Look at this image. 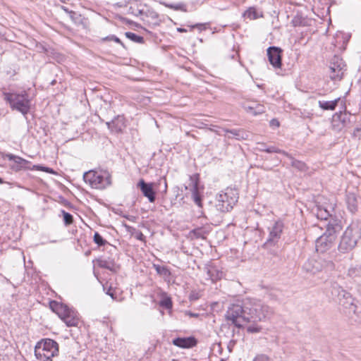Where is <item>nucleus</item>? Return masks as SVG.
<instances>
[{"label":"nucleus","mask_w":361,"mask_h":361,"mask_svg":"<svg viewBox=\"0 0 361 361\" xmlns=\"http://www.w3.org/2000/svg\"><path fill=\"white\" fill-rule=\"evenodd\" d=\"M245 316L247 322L256 323L264 321L273 314V310L266 304L255 299H245L244 300Z\"/></svg>","instance_id":"f257e3e1"},{"label":"nucleus","mask_w":361,"mask_h":361,"mask_svg":"<svg viewBox=\"0 0 361 361\" xmlns=\"http://www.w3.org/2000/svg\"><path fill=\"white\" fill-rule=\"evenodd\" d=\"M361 238V225L359 222H352L340 238L338 250L341 253H348L356 246Z\"/></svg>","instance_id":"f03ea898"},{"label":"nucleus","mask_w":361,"mask_h":361,"mask_svg":"<svg viewBox=\"0 0 361 361\" xmlns=\"http://www.w3.org/2000/svg\"><path fill=\"white\" fill-rule=\"evenodd\" d=\"M284 224L282 221L278 220L268 227V236L263 244V248L273 256H278L280 252V240L283 234Z\"/></svg>","instance_id":"7ed1b4c3"},{"label":"nucleus","mask_w":361,"mask_h":361,"mask_svg":"<svg viewBox=\"0 0 361 361\" xmlns=\"http://www.w3.org/2000/svg\"><path fill=\"white\" fill-rule=\"evenodd\" d=\"M59 354V344L50 338L42 339L35 348V355L39 361H52Z\"/></svg>","instance_id":"20e7f679"},{"label":"nucleus","mask_w":361,"mask_h":361,"mask_svg":"<svg viewBox=\"0 0 361 361\" xmlns=\"http://www.w3.org/2000/svg\"><path fill=\"white\" fill-rule=\"evenodd\" d=\"M111 174L106 170H90L83 175L85 182L96 189H104L111 185Z\"/></svg>","instance_id":"39448f33"},{"label":"nucleus","mask_w":361,"mask_h":361,"mask_svg":"<svg viewBox=\"0 0 361 361\" xmlns=\"http://www.w3.org/2000/svg\"><path fill=\"white\" fill-rule=\"evenodd\" d=\"M335 268V264L332 260L322 257L308 259L303 264L302 269L307 273L316 274L321 271L329 273Z\"/></svg>","instance_id":"423d86ee"},{"label":"nucleus","mask_w":361,"mask_h":361,"mask_svg":"<svg viewBox=\"0 0 361 361\" xmlns=\"http://www.w3.org/2000/svg\"><path fill=\"white\" fill-rule=\"evenodd\" d=\"M4 98L12 109H16L23 115L27 114L30 111V101L26 92L23 94L6 93Z\"/></svg>","instance_id":"0eeeda50"},{"label":"nucleus","mask_w":361,"mask_h":361,"mask_svg":"<svg viewBox=\"0 0 361 361\" xmlns=\"http://www.w3.org/2000/svg\"><path fill=\"white\" fill-rule=\"evenodd\" d=\"M236 192L231 188H226L216 196V207L221 212H229L237 202Z\"/></svg>","instance_id":"6e6552de"},{"label":"nucleus","mask_w":361,"mask_h":361,"mask_svg":"<svg viewBox=\"0 0 361 361\" xmlns=\"http://www.w3.org/2000/svg\"><path fill=\"white\" fill-rule=\"evenodd\" d=\"M245 308H244V301L242 304H232L226 311L225 317L228 321H231L236 327L243 326V322H247L245 318Z\"/></svg>","instance_id":"1a4fd4ad"},{"label":"nucleus","mask_w":361,"mask_h":361,"mask_svg":"<svg viewBox=\"0 0 361 361\" xmlns=\"http://www.w3.org/2000/svg\"><path fill=\"white\" fill-rule=\"evenodd\" d=\"M56 312L68 326H78L80 320L78 313L67 305L57 304Z\"/></svg>","instance_id":"9d476101"},{"label":"nucleus","mask_w":361,"mask_h":361,"mask_svg":"<svg viewBox=\"0 0 361 361\" xmlns=\"http://www.w3.org/2000/svg\"><path fill=\"white\" fill-rule=\"evenodd\" d=\"M345 66L346 65L341 58L334 56L329 67L330 78L332 80H341L346 71Z\"/></svg>","instance_id":"9b49d317"},{"label":"nucleus","mask_w":361,"mask_h":361,"mask_svg":"<svg viewBox=\"0 0 361 361\" xmlns=\"http://www.w3.org/2000/svg\"><path fill=\"white\" fill-rule=\"evenodd\" d=\"M267 56L270 63L274 68H281V49L276 47H270L267 49Z\"/></svg>","instance_id":"f8f14e48"},{"label":"nucleus","mask_w":361,"mask_h":361,"mask_svg":"<svg viewBox=\"0 0 361 361\" xmlns=\"http://www.w3.org/2000/svg\"><path fill=\"white\" fill-rule=\"evenodd\" d=\"M153 184V183H146L143 179L140 180L137 183V187L140 188L143 195L148 199L149 202H154L156 200Z\"/></svg>","instance_id":"ddd939ff"},{"label":"nucleus","mask_w":361,"mask_h":361,"mask_svg":"<svg viewBox=\"0 0 361 361\" xmlns=\"http://www.w3.org/2000/svg\"><path fill=\"white\" fill-rule=\"evenodd\" d=\"M6 157L10 160L13 161V164L11 166V169L14 171H19L22 169H26L29 167L27 164H30V161L13 154H6Z\"/></svg>","instance_id":"4468645a"},{"label":"nucleus","mask_w":361,"mask_h":361,"mask_svg":"<svg viewBox=\"0 0 361 361\" xmlns=\"http://www.w3.org/2000/svg\"><path fill=\"white\" fill-rule=\"evenodd\" d=\"M242 106L247 113L253 116L261 114L265 111L264 106L256 101L244 102Z\"/></svg>","instance_id":"2eb2a0df"},{"label":"nucleus","mask_w":361,"mask_h":361,"mask_svg":"<svg viewBox=\"0 0 361 361\" xmlns=\"http://www.w3.org/2000/svg\"><path fill=\"white\" fill-rule=\"evenodd\" d=\"M172 343L180 348H191L197 345V341L194 336L178 337L172 341Z\"/></svg>","instance_id":"dca6fc26"},{"label":"nucleus","mask_w":361,"mask_h":361,"mask_svg":"<svg viewBox=\"0 0 361 361\" xmlns=\"http://www.w3.org/2000/svg\"><path fill=\"white\" fill-rule=\"evenodd\" d=\"M334 240L326 237V235H322L319 237L315 243V247L317 252H324L332 247Z\"/></svg>","instance_id":"f3484780"},{"label":"nucleus","mask_w":361,"mask_h":361,"mask_svg":"<svg viewBox=\"0 0 361 361\" xmlns=\"http://www.w3.org/2000/svg\"><path fill=\"white\" fill-rule=\"evenodd\" d=\"M341 225L334 220L332 222H329L326 225V231L323 235H326V237L332 238L333 240H335L336 233L339 232L341 230Z\"/></svg>","instance_id":"a211bd4d"},{"label":"nucleus","mask_w":361,"mask_h":361,"mask_svg":"<svg viewBox=\"0 0 361 361\" xmlns=\"http://www.w3.org/2000/svg\"><path fill=\"white\" fill-rule=\"evenodd\" d=\"M207 274L212 282L220 280L224 276V273L216 266L211 264L205 267Z\"/></svg>","instance_id":"6ab92c4d"},{"label":"nucleus","mask_w":361,"mask_h":361,"mask_svg":"<svg viewBox=\"0 0 361 361\" xmlns=\"http://www.w3.org/2000/svg\"><path fill=\"white\" fill-rule=\"evenodd\" d=\"M346 204L348 210L351 213H355L357 210L358 202L355 194L348 192L345 197Z\"/></svg>","instance_id":"aec40b11"},{"label":"nucleus","mask_w":361,"mask_h":361,"mask_svg":"<svg viewBox=\"0 0 361 361\" xmlns=\"http://www.w3.org/2000/svg\"><path fill=\"white\" fill-rule=\"evenodd\" d=\"M70 18L75 25H80L83 28L87 27V19L80 13L75 11L70 12Z\"/></svg>","instance_id":"412c9836"},{"label":"nucleus","mask_w":361,"mask_h":361,"mask_svg":"<svg viewBox=\"0 0 361 361\" xmlns=\"http://www.w3.org/2000/svg\"><path fill=\"white\" fill-rule=\"evenodd\" d=\"M191 180L192 181V198L194 202L200 207H202V197L199 193L198 190V181H194L192 178L191 177Z\"/></svg>","instance_id":"4be33fe9"},{"label":"nucleus","mask_w":361,"mask_h":361,"mask_svg":"<svg viewBox=\"0 0 361 361\" xmlns=\"http://www.w3.org/2000/svg\"><path fill=\"white\" fill-rule=\"evenodd\" d=\"M106 125L108 128L112 131L121 132L122 130V128L123 127V118L120 116H118L111 122H107Z\"/></svg>","instance_id":"5701e85b"},{"label":"nucleus","mask_w":361,"mask_h":361,"mask_svg":"<svg viewBox=\"0 0 361 361\" xmlns=\"http://www.w3.org/2000/svg\"><path fill=\"white\" fill-rule=\"evenodd\" d=\"M97 264L99 267L104 268L113 271H116L117 269V265L114 261L111 259H100L97 260Z\"/></svg>","instance_id":"b1692460"},{"label":"nucleus","mask_w":361,"mask_h":361,"mask_svg":"<svg viewBox=\"0 0 361 361\" xmlns=\"http://www.w3.org/2000/svg\"><path fill=\"white\" fill-rule=\"evenodd\" d=\"M341 99L338 97L333 101H319V106L324 110H334Z\"/></svg>","instance_id":"393cba45"},{"label":"nucleus","mask_w":361,"mask_h":361,"mask_svg":"<svg viewBox=\"0 0 361 361\" xmlns=\"http://www.w3.org/2000/svg\"><path fill=\"white\" fill-rule=\"evenodd\" d=\"M223 131L225 133V136H227L228 138L235 137L236 140H240L244 137V132L241 130L238 129H226L224 128Z\"/></svg>","instance_id":"a878e982"},{"label":"nucleus","mask_w":361,"mask_h":361,"mask_svg":"<svg viewBox=\"0 0 361 361\" xmlns=\"http://www.w3.org/2000/svg\"><path fill=\"white\" fill-rule=\"evenodd\" d=\"M345 309H349L350 311H355V305H354V299L351 295H347V299L345 300H341L340 303Z\"/></svg>","instance_id":"bb28decb"},{"label":"nucleus","mask_w":361,"mask_h":361,"mask_svg":"<svg viewBox=\"0 0 361 361\" xmlns=\"http://www.w3.org/2000/svg\"><path fill=\"white\" fill-rule=\"evenodd\" d=\"M290 160V165L300 171H305L307 169L306 164L299 160L295 159L290 154V157H287Z\"/></svg>","instance_id":"cd10ccee"},{"label":"nucleus","mask_w":361,"mask_h":361,"mask_svg":"<svg viewBox=\"0 0 361 361\" xmlns=\"http://www.w3.org/2000/svg\"><path fill=\"white\" fill-rule=\"evenodd\" d=\"M337 293V297L339 303L341 300H345V299H347V295H351L350 293L346 292L345 290H343L339 286L333 287L332 293Z\"/></svg>","instance_id":"c85d7f7f"},{"label":"nucleus","mask_w":361,"mask_h":361,"mask_svg":"<svg viewBox=\"0 0 361 361\" xmlns=\"http://www.w3.org/2000/svg\"><path fill=\"white\" fill-rule=\"evenodd\" d=\"M164 6L167 8L175 11H181L183 12H187V6L184 3H178V4H164Z\"/></svg>","instance_id":"c756f323"},{"label":"nucleus","mask_w":361,"mask_h":361,"mask_svg":"<svg viewBox=\"0 0 361 361\" xmlns=\"http://www.w3.org/2000/svg\"><path fill=\"white\" fill-rule=\"evenodd\" d=\"M261 152H266L267 153H279L285 155L286 157H290V154L284 150H281L274 146L267 147L266 149H259Z\"/></svg>","instance_id":"7c9ffc66"},{"label":"nucleus","mask_w":361,"mask_h":361,"mask_svg":"<svg viewBox=\"0 0 361 361\" xmlns=\"http://www.w3.org/2000/svg\"><path fill=\"white\" fill-rule=\"evenodd\" d=\"M125 35L127 38H128L129 39H130L131 41H133L134 42L142 43L144 42V39L142 37L137 35L134 32H126L125 33Z\"/></svg>","instance_id":"2f4dec72"},{"label":"nucleus","mask_w":361,"mask_h":361,"mask_svg":"<svg viewBox=\"0 0 361 361\" xmlns=\"http://www.w3.org/2000/svg\"><path fill=\"white\" fill-rule=\"evenodd\" d=\"M154 268L157 272V274L164 276H169L171 273L168 268L164 266H160L159 264H154Z\"/></svg>","instance_id":"473e14b6"},{"label":"nucleus","mask_w":361,"mask_h":361,"mask_svg":"<svg viewBox=\"0 0 361 361\" xmlns=\"http://www.w3.org/2000/svg\"><path fill=\"white\" fill-rule=\"evenodd\" d=\"M61 214L63 215V219L65 225H71L73 221V215L68 212H66L65 210H61Z\"/></svg>","instance_id":"72a5a7b5"},{"label":"nucleus","mask_w":361,"mask_h":361,"mask_svg":"<svg viewBox=\"0 0 361 361\" xmlns=\"http://www.w3.org/2000/svg\"><path fill=\"white\" fill-rule=\"evenodd\" d=\"M94 242L99 246H104L107 244V241L103 238V237L97 232L94 234Z\"/></svg>","instance_id":"f704fd0d"},{"label":"nucleus","mask_w":361,"mask_h":361,"mask_svg":"<svg viewBox=\"0 0 361 361\" xmlns=\"http://www.w3.org/2000/svg\"><path fill=\"white\" fill-rule=\"evenodd\" d=\"M350 114H347L345 111H340L338 114H336V116L338 117V120L343 124L345 125L347 121L349 119Z\"/></svg>","instance_id":"c9c22d12"},{"label":"nucleus","mask_w":361,"mask_h":361,"mask_svg":"<svg viewBox=\"0 0 361 361\" xmlns=\"http://www.w3.org/2000/svg\"><path fill=\"white\" fill-rule=\"evenodd\" d=\"M190 233H192L196 238L204 239L205 238L204 231L202 228H195L190 231Z\"/></svg>","instance_id":"e433bc0d"},{"label":"nucleus","mask_w":361,"mask_h":361,"mask_svg":"<svg viewBox=\"0 0 361 361\" xmlns=\"http://www.w3.org/2000/svg\"><path fill=\"white\" fill-rule=\"evenodd\" d=\"M245 15L250 19H256L258 18L257 11L254 8H250L247 10Z\"/></svg>","instance_id":"4c0bfd02"},{"label":"nucleus","mask_w":361,"mask_h":361,"mask_svg":"<svg viewBox=\"0 0 361 361\" xmlns=\"http://www.w3.org/2000/svg\"><path fill=\"white\" fill-rule=\"evenodd\" d=\"M262 330V327L255 323L254 324L250 325L247 327V331L248 333H259Z\"/></svg>","instance_id":"58836bf2"},{"label":"nucleus","mask_w":361,"mask_h":361,"mask_svg":"<svg viewBox=\"0 0 361 361\" xmlns=\"http://www.w3.org/2000/svg\"><path fill=\"white\" fill-rule=\"evenodd\" d=\"M102 40L103 41H107V40L114 41V42H115L116 43H118V44H121L123 47H124V44L121 41V39L118 37H117L116 36L113 35L107 36V37L103 38Z\"/></svg>","instance_id":"ea45409f"},{"label":"nucleus","mask_w":361,"mask_h":361,"mask_svg":"<svg viewBox=\"0 0 361 361\" xmlns=\"http://www.w3.org/2000/svg\"><path fill=\"white\" fill-rule=\"evenodd\" d=\"M318 218H320L324 220H327L330 216V214L326 210H319V212L317 214Z\"/></svg>","instance_id":"a19ab883"},{"label":"nucleus","mask_w":361,"mask_h":361,"mask_svg":"<svg viewBox=\"0 0 361 361\" xmlns=\"http://www.w3.org/2000/svg\"><path fill=\"white\" fill-rule=\"evenodd\" d=\"M134 237L140 240V241H142L144 243L146 242V237L144 235V234L140 231H136L135 233H134Z\"/></svg>","instance_id":"79ce46f5"},{"label":"nucleus","mask_w":361,"mask_h":361,"mask_svg":"<svg viewBox=\"0 0 361 361\" xmlns=\"http://www.w3.org/2000/svg\"><path fill=\"white\" fill-rule=\"evenodd\" d=\"M161 305L169 309L172 306V302L170 298H166L161 302Z\"/></svg>","instance_id":"37998d69"},{"label":"nucleus","mask_w":361,"mask_h":361,"mask_svg":"<svg viewBox=\"0 0 361 361\" xmlns=\"http://www.w3.org/2000/svg\"><path fill=\"white\" fill-rule=\"evenodd\" d=\"M253 361H269V357L265 355H259Z\"/></svg>","instance_id":"c03bdc74"},{"label":"nucleus","mask_w":361,"mask_h":361,"mask_svg":"<svg viewBox=\"0 0 361 361\" xmlns=\"http://www.w3.org/2000/svg\"><path fill=\"white\" fill-rule=\"evenodd\" d=\"M106 293L109 295L113 300H116V296L114 293V292L113 291V289L111 287H109L108 288V290L106 291Z\"/></svg>","instance_id":"a18cd8bd"},{"label":"nucleus","mask_w":361,"mask_h":361,"mask_svg":"<svg viewBox=\"0 0 361 361\" xmlns=\"http://www.w3.org/2000/svg\"><path fill=\"white\" fill-rule=\"evenodd\" d=\"M270 126L273 127V128H277L279 126V121L276 119V118H273L270 121Z\"/></svg>","instance_id":"49530a36"},{"label":"nucleus","mask_w":361,"mask_h":361,"mask_svg":"<svg viewBox=\"0 0 361 361\" xmlns=\"http://www.w3.org/2000/svg\"><path fill=\"white\" fill-rule=\"evenodd\" d=\"M198 298H199V296H198L197 293H190V295L189 296L190 300H197Z\"/></svg>","instance_id":"de8ad7c7"},{"label":"nucleus","mask_w":361,"mask_h":361,"mask_svg":"<svg viewBox=\"0 0 361 361\" xmlns=\"http://www.w3.org/2000/svg\"><path fill=\"white\" fill-rule=\"evenodd\" d=\"M361 132V128H356L354 131H353V136L354 137H358L360 135V133Z\"/></svg>","instance_id":"09e8293b"},{"label":"nucleus","mask_w":361,"mask_h":361,"mask_svg":"<svg viewBox=\"0 0 361 361\" xmlns=\"http://www.w3.org/2000/svg\"><path fill=\"white\" fill-rule=\"evenodd\" d=\"M185 314L187 315H189L190 317H199V314L193 313V312H186Z\"/></svg>","instance_id":"8fccbe9b"},{"label":"nucleus","mask_w":361,"mask_h":361,"mask_svg":"<svg viewBox=\"0 0 361 361\" xmlns=\"http://www.w3.org/2000/svg\"><path fill=\"white\" fill-rule=\"evenodd\" d=\"M61 9H63L66 13H68L70 15V12H73V11H69L68 8L66 7L61 6Z\"/></svg>","instance_id":"3c124183"},{"label":"nucleus","mask_w":361,"mask_h":361,"mask_svg":"<svg viewBox=\"0 0 361 361\" xmlns=\"http://www.w3.org/2000/svg\"><path fill=\"white\" fill-rule=\"evenodd\" d=\"M202 26H203V25H202V24H196V25H193V26H192V28H193V27H199V28H200V27H202Z\"/></svg>","instance_id":"603ef678"},{"label":"nucleus","mask_w":361,"mask_h":361,"mask_svg":"<svg viewBox=\"0 0 361 361\" xmlns=\"http://www.w3.org/2000/svg\"><path fill=\"white\" fill-rule=\"evenodd\" d=\"M259 145L261 146L259 149H266L265 145L264 143H259Z\"/></svg>","instance_id":"864d4df0"},{"label":"nucleus","mask_w":361,"mask_h":361,"mask_svg":"<svg viewBox=\"0 0 361 361\" xmlns=\"http://www.w3.org/2000/svg\"><path fill=\"white\" fill-rule=\"evenodd\" d=\"M357 271L358 272V274L361 276V267L356 269Z\"/></svg>","instance_id":"5fc2aeb1"},{"label":"nucleus","mask_w":361,"mask_h":361,"mask_svg":"<svg viewBox=\"0 0 361 361\" xmlns=\"http://www.w3.org/2000/svg\"><path fill=\"white\" fill-rule=\"evenodd\" d=\"M178 30L180 32H185L186 30L183 28H178Z\"/></svg>","instance_id":"6e6d98bb"},{"label":"nucleus","mask_w":361,"mask_h":361,"mask_svg":"<svg viewBox=\"0 0 361 361\" xmlns=\"http://www.w3.org/2000/svg\"><path fill=\"white\" fill-rule=\"evenodd\" d=\"M164 188H165L164 191H166V189H167V184H166V181H164Z\"/></svg>","instance_id":"4d7b16f0"},{"label":"nucleus","mask_w":361,"mask_h":361,"mask_svg":"<svg viewBox=\"0 0 361 361\" xmlns=\"http://www.w3.org/2000/svg\"><path fill=\"white\" fill-rule=\"evenodd\" d=\"M42 171H48V169H45V167H43Z\"/></svg>","instance_id":"13d9d810"},{"label":"nucleus","mask_w":361,"mask_h":361,"mask_svg":"<svg viewBox=\"0 0 361 361\" xmlns=\"http://www.w3.org/2000/svg\"><path fill=\"white\" fill-rule=\"evenodd\" d=\"M42 171H48V169H45V167H43Z\"/></svg>","instance_id":"bf43d9fd"},{"label":"nucleus","mask_w":361,"mask_h":361,"mask_svg":"<svg viewBox=\"0 0 361 361\" xmlns=\"http://www.w3.org/2000/svg\"><path fill=\"white\" fill-rule=\"evenodd\" d=\"M4 183V180L2 178H0V184L3 183Z\"/></svg>","instance_id":"052dcab7"},{"label":"nucleus","mask_w":361,"mask_h":361,"mask_svg":"<svg viewBox=\"0 0 361 361\" xmlns=\"http://www.w3.org/2000/svg\"><path fill=\"white\" fill-rule=\"evenodd\" d=\"M61 1H63V0H61Z\"/></svg>","instance_id":"680f3d73"}]
</instances>
